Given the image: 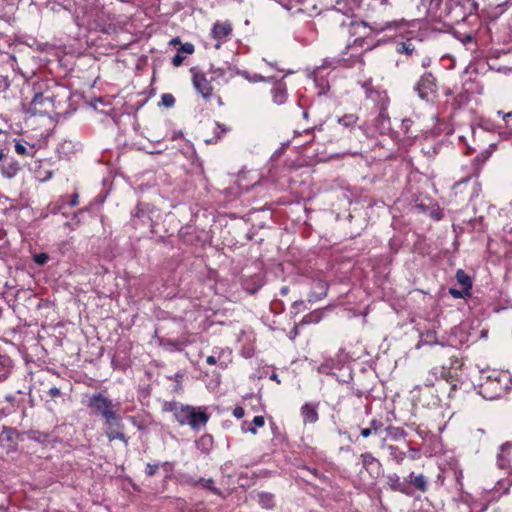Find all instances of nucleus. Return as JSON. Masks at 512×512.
Masks as SVG:
<instances>
[{
    "mask_svg": "<svg viewBox=\"0 0 512 512\" xmlns=\"http://www.w3.org/2000/svg\"><path fill=\"white\" fill-rule=\"evenodd\" d=\"M232 34V25L230 22H216L211 30V36L217 42L215 48L219 49L221 45L227 42Z\"/></svg>",
    "mask_w": 512,
    "mask_h": 512,
    "instance_id": "obj_9",
    "label": "nucleus"
},
{
    "mask_svg": "<svg viewBox=\"0 0 512 512\" xmlns=\"http://www.w3.org/2000/svg\"><path fill=\"white\" fill-rule=\"evenodd\" d=\"M165 409L173 413L176 421L181 426L188 425L194 431H199L201 428L205 427L209 420V415L205 409L201 407L171 402L165 405Z\"/></svg>",
    "mask_w": 512,
    "mask_h": 512,
    "instance_id": "obj_1",
    "label": "nucleus"
},
{
    "mask_svg": "<svg viewBox=\"0 0 512 512\" xmlns=\"http://www.w3.org/2000/svg\"><path fill=\"white\" fill-rule=\"evenodd\" d=\"M512 486V477L502 478L492 488L484 489V497L489 501H498L503 495L509 493Z\"/></svg>",
    "mask_w": 512,
    "mask_h": 512,
    "instance_id": "obj_7",
    "label": "nucleus"
},
{
    "mask_svg": "<svg viewBox=\"0 0 512 512\" xmlns=\"http://www.w3.org/2000/svg\"><path fill=\"white\" fill-rule=\"evenodd\" d=\"M512 386V377L506 371H492L480 385V393L486 399L502 397Z\"/></svg>",
    "mask_w": 512,
    "mask_h": 512,
    "instance_id": "obj_2",
    "label": "nucleus"
},
{
    "mask_svg": "<svg viewBox=\"0 0 512 512\" xmlns=\"http://www.w3.org/2000/svg\"><path fill=\"white\" fill-rule=\"evenodd\" d=\"M158 468H159L158 464H150V463H148L147 466H146L145 472H146V474L148 476H153V475L156 474Z\"/></svg>",
    "mask_w": 512,
    "mask_h": 512,
    "instance_id": "obj_42",
    "label": "nucleus"
},
{
    "mask_svg": "<svg viewBox=\"0 0 512 512\" xmlns=\"http://www.w3.org/2000/svg\"><path fill=\"white\" fill-rule=\"evenodd\" d=\"M433 2H436L437 4H439L442 0H432Z\"/></svg>",
    "mask_w": 512,
    "mask_h": 512,
    "instance_id": "obj_63",
    "label": "nucleus"
},
{
    "mask_svg": "<svg viewBox=\"0 0 512 512\" xmlns=\"http://www.w3.org/2000/svg\"><path fill=\"white\" fill-rule=\"evenodd\" d=\"M258 504L264 509H272L275 505L274 496L268 492H259L256 495Z\"/></svg>",
    "mask_w": 512,
    "mask_h": 512,
    "instance_id": "obj_20",
    "label": "nucleus"
},
{
    "mask_svg": "<svg viewBox=\"0 0 512 512\" xmlns=\"http://www.w3.org/2000/svg\"><path fill=\"white\" fill-rule=\"evenodd\" d=\"M14 368V363L10 356L0 353V382L5 381Z\"/></svg>",
    "mask_w": 512,
    "mask_h": 512,
    "instance_id": "obj_15",
    "label": "nucleus"
},
{
    "mask_svg": "<svg viewBox=\"0 0 512 512\" xmlns=\"http://www.w3.org/2000/svg\"><path fill=\"white\" fill-rule=\"evenodd\" d=\"M409 480L411 484L419 491L425 492L428 488V481L423 474L410 473Z\"/></svg>",
    "mask_w": 512,
    "mask_h": 512,
    "instance_id": "obj_18",
    "label": "nucleus"
},
{
    "mask_svg": "<svg viewBox=\"0 0 512 512\" xmlns=\"http://www.w3.org/2000/svg\"><path fill=\"white\" fill-rule=\"evenodd\" d=\"M87 406L93 409L95 413L100 414L105 422L115 419V416L118 415L115 404L101 392L93 394L89 398Z\"/></svg>",
    "mask_w": 512,
    "mask_h": 512,
    "instance_id": "obj_4",
    "label": "nucleus"
},
{
    "mask_svg": "<svg viewBox=\"0 0 512 512\" xmlns=\"http://www.w3.org/2000/svg\"><path fill=\"white\" fill-rule=\"evenodd\" d=\"M358 121V117L355 114H346L339 117L337 122L345 128H353Z\"/></svg>",
    "mask_w": 512,
    "mask_h": 512,
    "instance_id": "obj_26",
    "label": "nucleus"
},
{
    "mask_svg": "<svg viewBox=\"0 0 512 512\" xmlns=\"http://www.w3.org/2000/svg\"><path fill=\"white\" fill-rule=\"evenodd\" d=\"M328 291V283L325 280L317 279L313 282L312 291L309 295V302H317L326 297Z\"/></svg>",
    "mask_w": 512,
    "mask_h": 512,
    "instance_id": "obj_12",
    "label": "nucleus"
},
{
    "mask_svg": "<svg viewBox=\"0 0 512 512\" xmlns=\"http://www.w3.org/2000/svg\"><path fill=\"white\" fill-rule=\"evenodd\" d=\"M212 443L213 439L210 435H203L196 441V447L201 450L202 453H208Z\"/></svg>",
    "mask_w": 512,
    "mask_h": 512,
    "instance_id": "obj_24",
    "label": "nucleus"
},
{
    "mask_svg": "<svg viewBox=\"0 0 512 512\" xmlns=\"http://www.w3.org/2000/svg\"><path fill=\"white\" fill-rule=\"evenodd\" d=\"M503 120L506 122L507 126L512 130V124H511L512 112L505 114Z\"/></svg>",
    "mask_w": 512,
    "mask_h": 512,
    "instance_id": "obj_49",
    "label": "nucleus"
},
{
    "mask_svg": "<svg viewBox=\"0 0 512 512\" xmlns=\"http://www.w3.org/2000/svg\"><path fill=\"white\" fill-rule=\"evenodd\" d=\"M99 11H100V8L97 6L93 9H91L89 12H87L86 13L87 18H88L87 21L88 22L94 21L96 16L98 15Z\"/></svg>",
    "mask_w": 512,
    "mask_h": 512,
    "instance_id": "obj_43",
    "label": "nucleus"
},
{
    "mask_svg": "<svg viewBox=\"0 0 512 512\" xmlns=\"http://www.w3.org/2000/svg\"><path fill=\"white\" fill-rule=\"evenodd\" d=\"M273 102L277 105H281L287 100V88L283 82H276L272 90Z\"/></svg>",
    "mask_w": 512,
    "mask_h": 512,
    "instance_id": "obj_16",
    "label": "nucleus"
},
{
    "mask_svg": "<svg viewBox=\"0 0 512 512\" xmlns=\"http://www.w3.org/2000/svg\"><path fill=\"white\" fill-rule=\"evenodd\" d=\"M4 158V153L2 150H0V161Z\"/></svg>",
    "mask_w": 512,
    "mask_h": 512,
    "instance_id": "obj_59",
    "label": "nucleus"
},
{
    "mask_svg": "<svg viewBox=\"0 0 512 512\" xmlns=\"http://www.w3.org/2000/svg\"><path fill=\"white\" fill-rule=\"evenodd\" d=\"M391 439L397 441L405 437V431L400 427L389 426L386 429Z\"/></svg>",
    "mask_w": 512,
    "mask_h": 512,
    "instance_id": "obj_31",
    "label": "nucleus"
},
{
    "mask_svg": "<svg viewBox=\"0 0 512 512\" xmlns=\"http://www.w3.org/2000/svg\"><path fill=\"white\" fill-rule=\"evenodd\" d=\"M420 344L423 345H434L440 344L443 345L442 342H439L434 331H427L421 334Z\"/></svg>",
    "mask_w": 512,
    "mask_h": 512,
    "instance_id": "obj_27",
    "label": "nucleus"
},
{
    "mask_svg": "<svg viewBox=\"0 0 512 512\" xmlns=\"http://www.w3.org/2000/svg\"><path fill=\"white\" fill-rule=\"evenodd\" d=\"M79 201H78V194L75 193L72 195V198H71V201H70V206L74 207L76 205H78Z\"/></svg>",
    "mask_w": 512,
    "mask_h": 512,
    "instance_id": "obj_52",
    "label": "nucleus"
},
{
    "mask_svg": "<svg viewBox=\"0 0 512 512\" xmlns=\"http://www.w3.org/2000/svg\"><path fill=\"white\" fill-rule=\"evenodd\" d=\"M227 131L224 125L216 123L215 133L216 134H223Z\"/></svg>",
    "mask_w": 512,
    "mask_h": 512,
    "instance_id": "obj_50",
    "label": "nucleus"
},
{
    "mask_svg": "<svg viewBox=\"0 0 512 512\" xmlns=\"http://www.w3.org/2000/svg\"><path fill=\"white\" fill-rule=\"evenodd\" d=\"M163 465H164L165 467H168V468H170V467H171V465H170L168 462H165Z\"/></svg>",
    "mask_w": 512,
    "mask_h": 512,
    "instance_id": "obj_62",
    "label": "nucleus"
},
{
    "mask_svg": "<svg viewBox=\"0 0 512 512\" xmlns=\"http://www.w3.org/2000/svg\"><path fill=\"white\" fill-rule=\"evenodd\" d=\"M380 119L382 121H387V122L389 121V119L385 115H383V114L380 115Z\"/></svg>",
    "mask_w": 512,
    "mask_h": 512,
    "instance_id": "obj_56",
    "label": "nucleus"
},
{
    "mask_svg": "<svg viewBox=\"0 0 512 512\" xmlns=\"http://www.w3.org/2000/svg\"><path fill=\"white\" fill-rule=\"evenodd\" d=\"M253 424L254 426L253 427H248L246 428V422H244L242 424V430L244 432H250L252 434H256V428L258 427H262L264 426L265 424V420H264V417L263 416H255L254 419H253Z\"/></svg>",
    "mask_w": 512,
    "mask_h": 512,
    "instance_id": "obj_30",
    "label": "nucleus"
},
{
    "mask_svg": "<svg viewBox=\"0 0 512 512\" xmlns=\"http://www.w3.org/2000/svg\"><path fill=\"white\" fill-rule=\"evenodd\" d=\"M217 352H214L213 355H210L206 358V362L209 364V365H214V364H219L222 368H225L226 367V362L225 361H221V358L224 357L225 355L229 356L231 354V352L229 350H224V349H221L219 352H218V355L216 356Z\"/></svg>",
    "mask_w": 512,
    "mask_h": 512,
    "instance_id": "obj_22",
    "label": "nucleus"
},
{
    "mask_svg": "<svg viewBox=\"0 0 512 512\" xmlns=\"http://www.w3.org/2000/svg\"><path fill=\"white\" fill-rule=\"evenodd\" d=\"M410 451H411V458L414 459L415 455L417 454V450L414 448H411Z\"/></svg>",
    "mask_w": 512,
    "mask_h": 512,
    "instance_id": "obj_55",
    "label": "nucleus"
},
{
    "mask_svg": "<svg viewBox=\"0 0 512 512\" xmlns=\"http://www.w3.org/2000/svg\"><path fill=\"white\" fill-rule=\"evenodd\" d=\"M53 176V172L51 170H39L37 171L36 173V178L40 181V182H46L48 181L49 179H51Z\"/></svg>",
    "mask_w": 512,
    "mask_h": 512,
    "instance_id": "obj_35",
    "label": "nucleus"
},
{
    "mask_svg": "<svg viewBox=\"0 0 512 512\" xmlns=\"http://www.w3.org/2000/svg\"><path fill=\"white\" fill-rule=\"evenodd\" d=\"M192 82L196 91L202 95L203 98L208 99L212 95V86L206 79L205 75L196 69H191Z\"/></svg>",
    "mask_w": 512,
    "mask_h": 512,
    "instance_id": "obj_10",
    "label": "nucleus"
},
{
    "mask_svg": "<svg viewBox=\"0 0 512 512\" xmlns=\"http://www.w3.org/2000/svg\"><path fill=\"white\" fill-rule=\"evenodd\" d=\"M185 57L180 53L178 52L172 59V64L175 66V67H178L180 66L183 61H184Z\"/></svg>",
    "mask_w": 512,
    "mask_h": 512,
    "instance_id": "obj_44",
    "label": "nucleus"
},
{
    "mask_svg": "<svg viewBox=\"0 0 512 512\" xmlns=\"http://www.w3.org/2000/svg\"><path fill=\"white\" fill-rule=\"evenodd\" d=\"M282 294H286L288 292V288L284 287L281 289Z\"/></svg>",
    "mask_w": 512,
    "mask_h": 512,
    "instance_id": "obj_57",
    "label": "nucleus"
},
{
    "mask_svg": "<svg viewBox=\"0 0 512 512\" xmlns=\"http://www.w3.org/2000/svg\"><path fill=\"white\" fill-rule=\"evenodd\" d=\"M195 485H201L202 487L209 489L211 492H213L216 495H222L221 491L214 486V482L211 478L205 479V478H199Z\"/></svg>",
    "mask_w": 512,
    "mask_h": 512,
    "instance_id": "obj_29",
    "label": "nucleus"
},
{
    "mask_svg": "<svg viewBox=\"0 0 512 512\" xmlns=\"http://www.w3.org/2000/svg\"><path fill=\"white\" fill-rule=\"evenodd\" d=\"M446 373V368L443 366L432 368L425 380L426 385H433L438 378H444Z\"/></svg>",
    "mask_w": 512,
    "mask_h": 512,
    "instance_id": "obj_21",
    "label": "nucleus"
},
{
    "mask_svg": "<svg viewBox=\"0 0 512 512\" xmlns=\"http://www.w3.org/2000/svg\"><path fill=\"white\" fill-rule=\"evenodd\" d=\"M356 61L361 62V59H360L359 57L355 58V59L353 60V63H352V64H354Z\"/></svg>",
    "mask_w": 512,
    "mask_h": 512,
    "instance_id": "obj_61",
    "label": "nucleus"
},
{
    "mask_svg": "<svg viewBox=\"0 0 512 512\" xmlns=\"http://www.w3.org/2000/svg\"><path fill=\"white\" fill-rule=\"evenodd\" d=\"M181 54L182 53H185V54H192L194 52V46L193 44L191 43H184L181 45L179 51Z\"/></svg>",
    "mask_w": 512,
    "mask_h": 512,
    "instance_id": "obj_41",
    "label": "nucleus"
},
{
    "mask_svg": "<svg viewBox=\"0 0 512 512\" xmlns=\"http://www.w3.org/2000/svg\"><path fill=\"white\" fill-rule=\"evenodd\" d=\"M406 26V23L404 21H393L386 23L385 26L381 27L380 29L372 28L370 27L366 22L364 21H352L350 23V34L353 36H357L354 39V44L362 45L365 38L369 37L373 31H384L389 29H401L402 27Z\"/></svg>",
    "mask_w": 512,
    "mask_h": 512,
    "instance_id": "obj_3",
    "label": "nucleus"
},
{
    "mask_svg": "<svg viewBox=\"0 0 512 512\" xmlns=\"http://www.w3.org/2000/svg\"><path fill=\"white\" fill-rule=\"evenodd\" d=\"M15 151L19 155H27V149L25 145L22 143V141L18 140L15 142Z\"/></svg>",
    "mask_w": 512,
    "mask_h": 512,
    "instance_id": "obj_40",
    "label": "nucleus"
},
{
    "mask_svg": "<svg viewBox=\"0 0 512 512\" xmlns=\"http://www.w3.org/2000/svg\"><path fill=\"white\" fill-rule=\"evenodd\" d=\"M272 380H275L277 383H280V380L278 379L277 374L273 373L270 377Z\"/></svg>",
    "mask_w": 512,
    "mask_h": 512,
    "instance_id": "obj_54",
    "label": "nucleus"
},
{
    "mask_svg": "<svg viewBox=\"0 0 512 512\" xmlns=\"http://www.w3.org/2000/svg\"><path fill=\"white\" fill-rule=\"evenodd\" d=\"M244 414H245V411H244V409L241 406H237L233 410V415L237 419H241L244 416Z\"/></svg>",
    "mask_w": 512,
    "mask_h": 512,
    "instance_id": "obj_45",
    "label": "nucleus"
},
{
    "mask_svg": "<svg viewBox=\"0 0 512 512\" xmlns=\"http://www.w3.org/2000/svg\"><path fill=\"white\" fill-rule=\"evenodd\" d=\"M318 405L313 403H305L301 407V415L304 423L313 424L318 420Z\"/></svg>",
    "mask_w": 512,
    "mask_h": 512,
    "instance_id": "obj_14",
    "label": "nucleus"
},
{
    "mask_svg": "<svg viewBox=\"0 0 512 512\" xmlns=\"http://www.w3.org/2000/svg\"><path fill=\"white\" fill-rule=\"evenodd\" d=\"M512 443H505L501 446L498 454V465L500 468H512Z\"/></svg>",
    "mask_w": 512,
    "mask_h": 512,
    "instance_id": "obj_13",
    "label": "nucleus"
},
{
    "mask_svg": "<svg viewBox=\"0 0 512 512\" xmlns=\"http://www.w3.org/2000/svg\"><path fill=\"white\" fill-rule=\"evenodd\" d=\"M382 447H386L391 459L397 464H401L406 457V453L395 445H385V440L382 442Z\"/></svg>",
    "mask_w": 512,
    "mask_h": 512,
    "instance_id": "obj_19",
    "label": "nucleus"
},
{
    "mask_svg": "<svg viewBox=\"0 0 512 512\" xmlns=\"http://www.w3.org/2000/svg\"><path fill=\"white\" fill-rule=\"evenodd\" d=\"M43 101H44V97L41 93H37L35 94V96L33 97V100H32V104L33 105H42L43 104Z\"/></svg>",
    "mask_w": 512,
    "mask_h": 512,
    "instance_id": "obj_46",
    "label": "nucleus"
},
{
    "mask_svg": "<svg viewBox=\"0 0 512 512\" xmlns=\"http://www.w3.org/2000/svg\"><path fill=\"white\" fill-rule=\"evenodd\" d=\"M415 91L423 100H429L430 95L436 91L435 78L431 73H425L421 76L415 85Z\"/></svg>",
    "mask_w": 512,
    "mask_h": 512,
    "instance_id": "obj_8",
    "label": "nucleus"
},
{
    "mask_svg": "<svg viewBox=\"0 0 512 512\" xmlns=\"http://www.w3.org/2000/svg\"><path fill=\"white\" fill-rule=\"evenodd\" d=\"M456 280L459 283V285L462 288H464L466 291H471V288H472L471 278L462 269L457 270Z\"/></svg>",
    "mask_w": 512,
    "mask_h": 512,
    "instance_id": "obj_23",
    "label": "nucleus"
},
{
    "mask_svg": "<svg viewBox=\"0 0 512 512\" xmlns=\"http://www.w3.org/2000/svg\"><path fill=\"white\" fill-rule=\"evenodd\" d=\"M105 435L109 441L120 440L125 446L128 445V439L124 434V424L120 415L115 416V419L106 421Z\"/></svg>",
    "mask_w": 512,
    "mask_h": 512,
    "instance_id": "obj_6",
    "label": "nucleus"
},
{
    "mask_svg": "<svg viewBox=\"0 0 512 512\" xmlns=\"http://www.w3.org/2000/svg\"><path fill=\"white\" fill-rule=\"evenodd\" d=\"M302 305H304V302H303L302 300H300V301H295V302L293 303V307H294V308H297L298 306H302Z\"/></svg>",
    "mask_w": 512,
    "mask_h": 512,
    "instance_id": "obj_53",
    "label": "nucleus"
},
{
    "mask_svg": "<svg viewBox=\"0 0 512 512\" xmlns=\"http://www.w3.org/2000/svg\"><path fill=\"white\" fill-rule=\"evenodd\" d=\"M415 50V47L411 43L403 42L397 48V51L400 53H405L407 55H411Z\"/></svg>",
    "mask_w": 512,
    "mask_h": 512,
    "instance_id": "obj_37",
    "label": "nucleus"
},
{
    "mask_svg": "<svg viewBox=\"0 0 512 512\" xmlns=\"http://www.w3.org/2000/svg\"><path fill=\"white\" fill-rule=\"evenodd\" d=\"M434 217H435L437 220L441 219V215H440V213H435Z\"/></svg>",
    "mask_w": 512,
    "mask_h": 512,
    "instance_id": "obj_58",
    "label": "nucleus"
},
{
    "mask_svg": "<svg viewBox=\"0 0 512 512\" xmlns=\"http://www.w3.org/2000/svg\"><path fill=\"white\" fill-rule=\"evenodd\" d=\"M176 42H178L177 39H172V41H171V43H176Z\"/></svg>",
    "mask_w": 512,
    "mask_h": 512,
    "instance_id": "obj_64",
    "label": "nucleus"
},
{
    "mask_svg": "<svg viewBox=\"0 0 512 512\" xmlns=\"http://www.w3.org/2000/svg\"><path fill=\"white\" fill-rule=\"evenodd\" d=\"M322 318H323V311L315 310V311L310 312L309 314L305 315L301 321V324H317L322 320Z\"/></svg>",
    "mask_w": 512,
    "mask_h": 512,
    "instance_id": "obj_25",
    "label": "nucleus"
},
{
    "mask_svg": "<svg viewBox=\"0 0 512 512\" xmlns=\"http://www.w3.org/2000/svg\"><path fill=\"white\" fill-rule=\"evenodd\" d=\"M61 392H60V389L57 388V387H51L49 390H48V395L51 397V398H56L58 396H60Z\"/></svg>",
    "mask_w": 512,
    "mask_h": 512,
    "instance_id": "obj_48",
    "label": "nucleus"
},
{
    "mask_svg": "<svg viewBox=\"0 0 512 512\" xmlns=\"http://www.w3.org/2000/svg\"><path fill=\"white\" fill-rule=\"evenodd\" d=\"M363 470H365L370 480L366 483L367 486H373L376 483L377 478L382 472V464L375 458L370 452H365L360 455Z\"/></svg>",
    "mask_w": 512,
    "mask_h": 512,
    "instance_id": "obj_5",
    "label": "nucleus"
},
{
    "mask_svg": "<svg viewBox=\"0 0 512 512\" xmlns=\"http://www.w3.org/2000/svg\"><path fill=\"white\" fill-rule=\"evenodd\" d=\"M161 104L167 108L175 104V98L172 94L166 93L161 96Z\"/></svg>",
    "mask_w": 512,
    "mask_h": 512,
    "instance_id": "obj_36",
    "label": "nucleus"
},
{
    "mask_svg": "<svg viewBox=\"0 0 512 512\" xmlns=\"http://www.w3.org/2000/svg\"><path fill=\"white\" fill-rule=\"evenodd\" d=\"M334 365L332 360H327L318 366L317 371L321 374L330 375L332 374Z\"/></svg>",
    "mask_w": 512,
    "mask_h": 512,
    "instance_id": "obj_33",
    "label": "nucleus"
},
{
    "mask_svg": "<svg viewBox=\"0 0 512 512\" xmlns=\"http://www.w3.org/2000/svg\"><path fill=\"white\" fill-rule=\"evenodd\" d=\"M360 434H361V436H362V437L367 438V437H369L370 435H372V434H373V432H372V429H370V427H369V428H363V429H361Z\"/></svg>",
    "mask_w": 512,
    "mask_h": 512,
    "instance_id": "obj_51",
    "label": "nucleus"
},
{
    "mask_svg": "<svg viewBox=\"0 0 512 512\" xmlns=\"http://www.w3.org/2000/svg\"><path fill=\"white\" fill-rule=\"evenodd\" d=\"M449 293L456 299L465 298L470 295V291H466L464 288L461 289L450 288Z\"/></svg>",
    "mask_w": 512,
    "mask_h": 512,
    "instance_id": "obj_34",
    "label": "nucleus"
},
{
    "mask_svg": "<svg viewBox=\"0 0 512 512\" xmlns=\"http://www.w3.org/2000/svg\"><path fill=\"white\" fill-rule=\"evenodd\" d=\"M412 124V121L410 119H404L402 121V124H401V129L404 133H408L409 132V128Z\"/></svg>",
    "mask_w": 512,
    "mask_h": 512,
    "instance_id": "obj_47",
    "label": "nucleus"
},
{
    "mask_svg": "<svg viewBox=\"0 0 512 512\" xmlns=\"http://www.w3.org/2000/svg\"><path fill=\"white\" fill-rule=\"evenodd\" d=\"M383 427V423L380 420L372 419L370 422V429L374 434H377Z\"/></svg>",
    "mask_w": 512,
    "mask_h": 512,
    "instance_id": "obj_39",
    "label": "nucleus"
},
{
    "mask_svg": "<svg viewBox=\"0 0 512 512\" xmlns=\"http://www.w3.org/2000/svg\"><path fill=\"white\" fill-rule=\"evenodd\" d=\"M386 484L392 491L409 494V487L406 480H401L396 473H389L385 476Z\"/></svg>",
    "mask_w": 512,
    "mask_h": 512,
    "instance_id": "obj_11",
    "label": "nucleus"
},
{
    "mask_svg": "<svg viewBox=\"0 0 512 512\" xmlns=\"http://www.w3.org/2000/svg\"><path fill=\"white\" fill-rule=\"evenodd\" d=\"M49 257L46 253L35 254L33 260L38 265H44L48 261Z\"/></svg>",
    "mask_w": 512,
    "mask_h": 512,
    "instance_id": "obj_38",
    "label": "nucleus"
},
{
    "mask_svg": "<svg viewBox=\"0 0 512 512\" xmlns=\"http://www.w3.org/2000/svg\"><path fill=\"white\" fill-rule=\"evenodd\" d=\"M283 7L286 8L287 10L291 9V7L289 5H286V4H283Z\"/></svg>",
    "mask_w": 512,
    "mask_h": 512,
    "instance_id": "obj_60",
    "label": "nucleus"
},
{
    "mask_svg": "<svg viewBox=\"0 0 512 512\" xmlns=\"http://www.w3.org/2000/svg\"><path fill=\"white\" fill-rule=\"evenodd\" d=\"M159 346L163 347L166 350H180L181 345L178 341L167 339V338H158Z\"/></svg>",
    "mask_w": 512,
    "mask_h": 512,
    "instance_id": "obj_28",
    "label": "nucleus"
},
{
    "mask_svg": "<svg viewBox=\"0 0 512 512\" xmlns=\"http://www.w3.org/2000/svg\"><path fill=\"white\" fill-rule=\"evenodd\" d=\"M20 170V164L16 160H11L1 166V174L7 179L14 178Z\"/></svg>",
    "mask_w": 512,
    "mask_h": 512,
    "instance_id": "obj_17",
    "label": "nucleus"
},
{
    "mask_svg": "<svg viewBox=\"0 0 512 512\" xmlns=\"http://www.w3.org/2000/svg\"><path fill=\"white\" fill-rule=\"evenodd\" d=\"M243 76L245 79H247L249 82L255 83V82H270L273 80V77H264L261 74L254 73L249 74L248 72H244Z\"/></svg>",
    "mask_w": 512,
    "mask_h": 512,
    "instance_id": "obj_32",
    "label": "nucleus"
}]
</instances>
